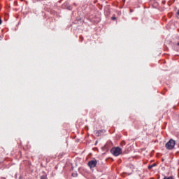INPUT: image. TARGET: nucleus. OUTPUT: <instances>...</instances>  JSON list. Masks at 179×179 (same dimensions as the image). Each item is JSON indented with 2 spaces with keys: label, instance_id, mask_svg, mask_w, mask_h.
<instances>
[{
  "label": "nucleus",
  "instance_id": "nucleus-1",
  "mask_svg": "<svg viewBox=\"0 0 179 179\" xmlns=\"http://www.w3.org/2000/svg\"><path fill=\"white\" fill-rule=\"evenodd\" d=\"M174 146H176V141L173 139H170L165 145V147L169 150H172V149H174Z\"/></svg>",
  "mask_w": 179,
  "mask_h": 179
},
{
  "label": "nucleus",
  "instance_id": "nucleus-2",
  "mask_svg": "<svg viewBox=\"0 0 179 179\" xmlns=\"http://www.w3.org/2000/svg\"><path fill=\"white\" fill-rule=\"evenodd\" d=\"M110 152L113 156H120L122 153V150L120 147L113 148L110 150Z\"/></svg>",
  "mask_w": 179,
  "mask_h": 179
},
{
  "label": "nucleus",
  "instance_id": "nucleus-3",
  "mask_svg": "<svg viewBox=\"0 0 179 179\" xmlns=\"http://www.w3.org/2000/svg\"><path fill=\"white\" fill-rule=\"evenodd\" d=\"M88 166L90 169H94L97 166V161L96 159L91 160L88 162Z\"/></svg>",
  "mask_w": 179,
  "mask_h": 179
},
{
  "label": "nucleus",
  "instance_id": "nucleus-4",
  "mask_svg": "<svg viewBox=\"0 0 179 179\" xmlns=\"http://www.w3.org/2000/svg\"><path fill=\"white\" fill-rule=\"evenodd\" d=\"M157 164L155 163L152 164V165L148 166V170H152L153 167H156Z\"/></svg>",
  "mask_w": 179,
  "mask_h": 179
},
{
  "label": "nucleus",
  "instance_id": "nucleus-5",
  "mask_svg": "<svg viewBox=\"0 0 179 179\" xmlns=\"http://www.w3.org/2000/svg\"><path fill=\"white\" fill-rule=\"evenodd\" d=\"M41 179H47V175H43L41 176Z\"/></svg>",
  "mask_w": 179,
  "mask_h": 179
},
{
  "label": "nucleus",
  "instance_id": "nucleus-6",
  "mask_svg": "<svg viewBox=\"0 0 179 179\" xmlns=\"http://www.w3.org/2000/svg\"><path fill=\"white\" fill-rule=\"evenodd\" d=\"M116 17H112L111 20H115Z\"/></svg>",
  "mask_w": 179,
  "mask_h": 179
},
{
  "label": "nucleus",
  "instance_id": "nucleus-7",
  "mask_svg": "<svg viewBox=\"0 0 179 179\" xmlns=\"http://www.w3.org/2000/svg\"><path fill=\"white\" fill-rule=\"evenodd\" d=\"M0 24H2V20L0 19Z\"/></svg>",
  "mask_w": 179,
  "mask_h": 179
},
{
  "label": "nucleus",
  "instance_id": "nucleus-8",
  "mask_svg": "<svg viewBox=\"0 0 179 179\" xmlns=\"http://www.w3.org/2000/svg\"><path fill=\"white\" fill-rule=\"evenodd\" d=\"M80 38H82V36H80Z\"/></svg>",
  "mask_w": 179,
  "mask_h": 179
}]
</instances>
